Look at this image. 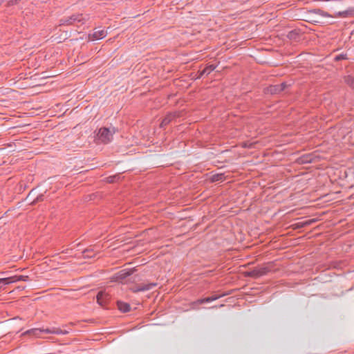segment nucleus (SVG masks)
I'll use <instances>...</instances> for the list:
<instances>
[{
  "label": "nucleus",
  "instance_id": "f257e3e1",
  "mask_svg": "<svg viewBox=\"0 0 354 354\" xmlns=\"http://www.w3.org/2000/svg\"><path fill=\"white\" fill-rule=\"evenodd\" d=\"M115 132L116 129L115 127H102L98 130L96 138L100 142L107 144L113 140V136Z\"/></svg>",
  "mask_w": 354,
  "mask_h": 354
},
{
  "label": "nucleus",
  "instance_id": "f03ea898",
  "mask_svg": "<svg viewBox=\"0 0 354 354\" xmlns=\"http://www.w3.org/2000/svg\"><path fill=\"white\" fill-rule=\"evenodd\" d=\"M85 19L82 14H74L70 17H64L59 20V25L71 26L76 24H84Z\"/></svg>",
  "mask_w": 354,
  "mask_h": 354
},
{
  "label": "nucleus",
  "instance_id": "7ed1b4c3",
  "mask_svg": "<svg viewBox=\"0 0 354 354\" xmlns=\"http://www.w3.org/2000/svg\"><path fill=\"white\" fill-rule=\"evenodd\" d=\"M270 270V268L267 266L260 268H255L253 270L247 271L245 272V276L253 278H259L261 276L267 274Z\"/></svg>",
  "mask_w": 354,
  "mask_h": 354
},
{
  "label": "nucleus",
  "instance_id": "20e7f679",
  "mask_svg": "<svg viewBox=\"0 0 354 354\" xmlns=\"http://www.w3.org/2000/svg\"><path fill=\"white\" fill-rule=\"evenodd\" d=\"M28 280V276L14 275V276L10 277L1 278V279H0V282H1V284L8 285V284L20 281H26Z\"/></svg>",
  "mask_w": 354,
  "mask_h": 354
},
{
  "label": "nucleus",
  "instance_id": "39448f33",
  "mask_svg": "<svg viewBox=\"0 0 354 354\" xmlns=\"http://www.w3.org/2000/svg\"><path fill=\"white\" fill-rule=\"evenodd\" d=\"M157 286L156 283H138L131 288L133 292H144L149 290Z\"/></svg>",
  "mask_w": 354,
  "mask_h": 354
},
{
  "label": "nucleus",
  "instance_id": "423d86ee",
  "mask_svg": "<svg viewBox=\"0 0 354 354\" xmlns=\"http://www.w3.org/2000/svg\"><path fill=\"white\" fill-rule=\"evenodd\" d=\"M110 299V295L104 291H100L96 296L97 304L102 307H105L107 305Z\"/></svg>",
  "mask_w": 354,
  "mask_h": 354
},
{
  "label": "nucleus",
  "instance_id": "0eeeda50",
  "mask_svg": "<svg viewBox=\"0 0 354 354\" xmlns=\"http://www.w3.org/2000/svg\"><path fill=\"white\" fill-rule=\"evenodd\" d=\"M286 87V84L285 82H283L279 84L276 85H271L267 88V92L272 94H278L284 91V89Z\"/></svg>",
  "mask_w": 354,
  "mask_h": 354
},
{
  "label": "nucleus",
  "instance_id": "6e6552de",
  "mask_svg": "<svg viewBox=\"0 0 354 354\" xmlns=\"http://www.w3.org/2000/svg\"><path fill=\"white\" fill-rule=\"evenodd\" d=\"M179 117V114L176 112L169 113L165 115V117L162 119L160 123V127L163 128L168 125L173 120Z\"/></svg>",
  "mask_w": 354,
  "mask_h": 354
},
{
  "label": "nucleus",
  "instance_id": "1a4fd4ad",
  "mask_svg": "<svg viewBox=\"0 0 354 354\" xmlns=\"http://www.w3.org/2000/svg\"><path fill=\"white\" fill-rule=\"evenodd\" d=\"M224 295H214L212 296H210V297H205V298H203V299H199L198 300H196V301H194L193 303L194 305H198V304H204V303H208V302H211V301H215L219 298H221V297H223Z\"/></svg>",
  "mask_w": 354,
  "mask_h": 354
},
{
  "label": "nucleus",
  "instance_id": "9d476101",
  "mask_svg": "<svg viewBox=\"0 0 354 354\" xmlns=\"http://www.w3.org/2000/svg\"><path fill=\"white\" fill-rule=\"evenodd\" d=\"M46 328H31L23 333V335H30L36 337H40L42 333H45Z\"/></svg>",
  "mask_w": 354,
  "mask_h": 354
},
{
  "label": "nucleus",
  "instance_id": "9b49d317",
  "mask_svg": "<svg viewBox=\"0 0 354 354\" xmlns=\"http://www.w3.org/2000/svg\"><path fill=\"white\" fill-rule=\"evenodd\" d=\"M107 35V32L102 30H95L93 34L89 35V38L92 40L100 39L105 37Z\"/></svg>",
  "mask_w": 354,
  "mask_h": 354
},
{
  "label": "nucleus",
  "instance_id": "f8f14e48",
  "mask_svg": "<svg viewBox=\"0 0 354 354\" xmlns=\"http://www.w3.org/2000/svg\"><path fill=\"white\" fill-rule=\"evenodd\" d=\"M354 16V8H349L347 10L342 12H336L334 15L335 17H348Z\"/></svg>",
  "mask_w": 354,
  "mask_h": 354
},
{
  "label": "nucleus",
  "instance_id": "ddd939ff",
  "mask_svg": "<svg viewBox=\"0 0 354 354\" xmlns=\"http://www.w3.org/2000/svg\"><path fill=\"white\" fill-rule=\"evenodd\" d=\"M134 272V269H125L121 270L118 273V279L123 280L125 279L127 277L131 275Z\"/></svg>",
  "mask_w": 354,
  "mask_h": 354
},
{
  "label": "nucleus",
  "instance_id": "4468645a",
  "mask_svg": "<svg viewBox=\"0 0 354 354\" xmlns=\"http://www.w3.org/2000/svg\"><path fill=\"white\" fill-rule=\"evenodd\" d=\"M300 37V30L294 29L287 34V37L290 40L298 41Z\"/></svg>",
  "mask_w": 354,
  "mask_h": 354
},
{
  "label": "nucleus",
  "instance_id": "2eb2a0df",
  "mask_svg": "<svg viewBox=\"0 0 354 354\" xmlns=\"http://www.w3.org/2000/svg\"><path fill=\"white\" fill-rule=\"evenodd\" d=\"M117 306H118V309L123 313L129 312L131 310L130 305L125 302L118 301Z\"/></svg>",
  "mask_w": 354,
  "mask_h": 354
},
{
  "label": "nucleus",
  "instance_id": "dca6fc26",
  "mask_svg": "<svg viewBox=\"0 0 354 354\" xmlns=\"http://www.w3.org/2000/svg\"><path fill=\"white\" fill-rule=\"evenodd\" d=\"M216 68V66L214 64H209V65L207 66L203 71H201L200 72L199 77H202L204 75H209Z\"/></svg>",
  "mask_w": 354,
  "mask_h": 354
},
{
  "label": "nucleus",
  "instance_id": "f3484780",
  "mask_svg": "<svg viewBox=\"0 0 354 354\" xmlns=\"http://www.w3.org/2000/svg\"><path fill=\"white\" fill-rule=\"evenodd\" d=\"M45 333L46 334H57L62 335V329L59 328H46Z\"/></svg>",
  "mask_w": 354,
  "mask_h": 354
},
{
  "label": "nucleus",
  "instance_id": "a211bd4d",
  "mask_svg": "<svg viewBox=\"0 0 354 354\" xmlns=\"http://www.w3.org/2000/svg\"><path fill=\"white\" fill-rule=\"evenodd\" d=\"M344 81L350 87L354 88V77L348 75L344 77Z\"/></svg>",
  "mask_w": 354,
  "mask_h": 354
},
{
  "label": "nucleus",
  "instance_id": "6ab92c4d",
  "mask_svg": "<svg viewBox=\"0 0 354 354\" xmlns=\"http://www.w3.org/2000/svg\"><path fill=\"white\" fill-rule=\"evenodd\" d=\"M300 162L302 164L308 163L312 162V158L310 155L303 156L300 158Z\"/></svg>",
  "mask_w": 354,
  "mask_h": 354
},
{
  "label": "nucleus",
  "instance_id": "aec40b11",
  "mask_svg": "<svg viewBox=\"0 0 354 354\" xmlns=\"http://www.w3.org/2000/svg\"><path fill=\"white\" fill-rule=\"evenodd\" d=\"M223 178H224V176L223 174H215L212 176V180L213 182L221 181V180H223Z\"/></svg>",
  "mask_w": 354,
  "mask_h": 354
},
{
  "label": "nucleus",
  "instance_id": "412c9836",
  "mask_svg": "<svg viewBox=\"0 0 354 354\" xmlns=\"http://www.w3.org/2000/svg\"><path fill=\"white\" fill-rule=\"evenodd\" d=\"M348 57H347V55L346 54H339V55H337V56H335V61H340V60H344V59H347Z\"/></svg>",
  "mask_w": 354,
  "mask_h": 354
},
{
  "label": "nucleus",
  "instance_id": "4be33fe9",
  "mask_svg": "<svg viewBox=\"0 0 354 354\" xmlns=\"http://www.w3.org/2000/svg\"><path fill=\"white\" fill-rule=\"evenodd\" d=\"M311 222H312L311 221H308L298 223L296 224V225H297L296 228L304 227L309 225Z\"/></svg>",
  "mask_w": 354,
  "mask_h": 354
},
{
  "label": "nucleus",
  "instance_id": "5701e85b",
  "mask_svg": "<svg viewBox=\"0 0 354 354\" xmlns=\"http://www.w3.org/2000/svg\"><path fill=\"white\" fill-rule=\"evenodd\" d=\"M89 252V250H84L83 252V255L84 257H92L91 255H89L88 253Z\"/></svg>",
  "mask_w": 354,
  "mask_h": 354
},
{
  "label": "nucleus",
  "instance_id": "b1692460",
  "mask_svg": "<svg viewBox=\"0 0 354 354\" xmlns=\"http://www.w3.org/2000/svg\"><path fill=\"white\" fill-rule=\"evenodd\" d=\"M43 200V195H39L37 197L36 201H41Z\"/></svg>",
  "mask_w": 354,
  "mask_h": 354
},
{
  "label": "nucleus",
  "instance_id": "393cba45",
  "mask_svg": "<svg viewBox=\"0 0 354 354\" xmlns=\"http://www.w3.org/2000/svg\"><path fill=\"white\" fill-rule=\"evenodd\" d=\"M68 333V330H62V335H66Z\"/></svg>",
  "mask_w": 354,
  "mask_h": 354
},
{
  "label": "nucleus",
  "instance_id": "a878e982",
  "mask_svg": "<svg viewBox=\"0 0 354 354\" xmlns=\"http://www.w3.org/2000/svg\"><path fill=\"white\" fill-rule=\"evenodd\" d=\"M1 289H2V286H0V290H1Z\"/></svg>",
  "mask_w": 354,
  "mask_h": 354
}]
</instances>
